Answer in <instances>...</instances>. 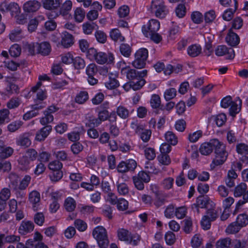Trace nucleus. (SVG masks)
Instances as JSON below:
<instances>
[{"instance_id": "nucleus-13", "label": "nucleus", "mask_w": 248, "mask_h": 248, "mask_svg": "<svg viewBox=\"0 0 248 248\" xmlns=\"http://www.w3.org/2000/svg\"><path fill=\"white\" fill-rule=\"evenodd\" d=\"M29 200L32 204V208L34 211L38 210L39 202L40 201V194L36 190L31 191L29 195Z\"/></svg>"}, {"instance_id": "nucleus-35", "label": "nucleus", "mask_w": 248, "mask_h": 248, "mask_svg": "<svg viewBox=\"0 0 248 248\" xmlns=\"http://www.w3.org/2000/svg\"><path fill=\"white\" fill-rule=\"evenodd\" d=\"M85 16V11L80 7L77 8L75 11L74 16L76 21L81 22Z\"/></svg>"}, {"instance_id": "nucleus-28", "label": "nucleus", "mask_w": 248, "mask_h": 248, "mask_svg": "<svg viewBox=\"0 0 248 248\" xmlns=\"http://www.w3.org/2000/svg\"><path fill=\"white\" fill-rule=\"evenodd\" d=\"M247 188V185L245 183H241L235 187L234 195L235 197H239L243 195Z\"/></svg>"}, {"instance_id": "nucleus-6", "label": "nucleus", "mask_w": 248, "mask_h": 248, "mask_svg": "<svg viewBox=\"0 0 248 248\" xmlns=\"http://www.w3.org/2000/svg\"><path fill=\"white\" fill-rule=\"evenodd\" d=\"M118 237L120 240L132 245H137L140 239L139 233H118Z\"/></svg>"}, {"instance_id": "nucleus-12", "label": "nucleus", "mask_w": 248, "mask_h": 248, "mask_svg": "<svg viewBox=\"0 0 248 248\" xmlns=\"http://www.w3.org/2000/svg\"><path fill=\"white\" fill-rule=\"evenodd\" d=\"M51 131V125H45L36 133L35 140L39 141L44 140Z\"/></svg>"}, {"instance_id": "nucleus-9", "label": "nucleus", "mask_w": 248, "mask_h": 248, "mask_svg": "<svg viewBox=\"0 0 248 248\" xmlns=\"http://www.w3.org/2000/svg\"><path fill=\"white\" fill-rule=\"evenodd\" d=\"M33 239L27 241L28 248H48L47 246L39 241L42 239L41 233H35Z\"/></svg>"}, {"instance_id": "nucleus-31", "label": "nucleus", "mask_w": 248, "mask_h": 248, "mask_svg": "<svg viewBox=\"0 0 248 248\" xmlns=\"http://www.w3.org/2000/svg\"><path fill=\"white\" fill-rule=\"evenodd\" d=\"M9 178L10 179V187L13 190L18 188L19 180L18 176L15 174H11Z\"/></svg>"}, {"instance_id": "nucleus-27", "label": "nucleus", "mask_w": 248, "mask_h": 248, "mask_svg": "<svg viewBox=\"0 0 248 248\" xmlns=\"http://www.w3.org/2000/svg\"><path fill=\"white\" fill-rule=\"evenodd\" d=\"M96 27H97V29L98 28V26L93 22L90 23L87 22L84 23L82 25L83 32L86 34H91L93 30L94 29H96Z\"/></svg>"}, {"instance_id": "nucleus-56", "label": "nucleus", "mask_w": 248, "mask_h": 248, "mask_svg": "<svg viewBox=\"0 0 248 248\" xmlns=\"http://www.w3.org/2000/svg\"><path fill=\"white\" fill-rule=\"evenodd\" d=\"M206 215L204 216H207V218L213 221L215 220L218 217V212L214 209H209L206 211Z\"/></svg>"}, {"instance_id": "nucleus-11", "label": "nucleus", "mask_w": 248, "mask_h": 248, "mask_svg": "<svg viewBox=\"0 0 248 248\" xmlns=\"http://www.w3.org/2000/svg\"><path fill=\"white\" fill-rule=\"evenodd\" d=\"M40 3L37 0H30L24 3L23 10L27 13H33L37 11L40 7Z\"/></svg>"}, {"instance_id": "nucleus-23", "label": "nucleus", "mask_w": 248, "mask_h": 248, "mask_svg": "<svg viewBox=\"0 0 248 248\" xmlns=\"http://www.w3.org/2000/svg\"><path fill=\"white\" fill-rule=\"evenodd\" d=\"M105 86L108 89H113L119 86V81L115 78V75L111 74L108 80L105 82Z\"/></svg>"}, {"instance_id": "nucleus-3", "label": "nucleus", "mask_w": 248, "mask_h": 248, "mask_svg": "<svg viewBox=\"0 0 248 248\" xmlns=\"http://www.w3.org/2000/svg\"><path fill=\"white\" fill-rule=\"evenodd\" d=\"M98 71V67L95 63H91L87 66L86 73L88 76V82L90 85H94L98 83V79L95 77Z\"/></svg>"}, {"instance_id": "nucleus-61", "label": "nucleus", "mask_w": 248, "mask_h": 248, "mask_svg": "<svg viewBox=\"0 0 248 248\" xmlns=\"http://www.w3.org/2000/svg\"><path fill=\"white\" fill-rule=\"evenodd\" d=\"M159 162L163 165H168L170 163V159L167 154H161L158 156Z\"/></svg>"}, {"instance_id": "nucleus-20", "label": "nucleus", "mask_w": 248, "mask_h": 248, "mask_svg": "<svg viewBox=\"0 0 248 248\" xmlns=\"http://www.w3.org/2000/svg\"><path fill=\"white\" fill-rule=\"evenodd\" d=\"M188 54L191 57L198 56L202 52V47L200 45H192L187 49Z\"/></svg>"}, {"instance_id": "nucleus-34", "label": "nucleus", "mask_w": 248, "mask_h": 248, "mask_svg": "<svg viewBox=\"0 0 248 248\" xmlns=\"http://www.w3.org/2000/svg\"><path fill=\"white\" fill-rule=\"evenodd\" d=\"M72 3L70 0H66L62 6L60 10V14L63 16L68 14V12L71 9Z\"/></svg>"}, {"instance_id": "nucleus-24", "label": "nucleus", "mask_w": 248, "mask_h": 248, "mask_svg": "<svg viewBox=\"0 0 248 248\" xmlns=\"http://www.w3.org/2000/svg\"><path fill=\"white\" fill-rule=\"evenodd\" d=\"M117 115L122 119H126L129 116V111L123 106H119L116 109Z\"/></svg>"}, {"instance_id": "nucleus-54", "label": "nucleus", "mask_w": 248, "mask_h": 248, "mask_svg": "<svg viewBox=\"0 0 248 248\" xmlns=\"http://www.w3.org/2000/svg\"><path fill=\"white\" fill-rule=\"evenodd\" d=\"M176 90L175 88H170L165 92L164 97L166 100H170L176 96Z\"/></svg>"}, {"instance_id": "nucleus-30", "label": "nucleus", "mask_w": 248, "mask_h": 248, "mask_svg": "<svg viewBox=\"0 0 248 248\" xmlns=\"http://www.w3.org/2000/svg\"><path fill=\"white\" fill-rule=\"evenodd\" d=\"M16 144L18 145L27 148L30 146L31 141L28 137L25 135H22L17 139Z\"/></svg>"}, {"instance_id": "nucleus-48", "label": "nucleus", "mask_w": 248, "mask_h": 248, "mask_svg": "<svg viewBox=\"0 0 248 248\" xmlns=\"http://www.w3.org/2000/svg\"><path fill=\"white\" fill-rule=\"evenodd\" d=\"M202 238L199 234H195L191 240V245L193 248H198L202 244Z\"/></svg>"}, {"instance_id": "nucleus-41", "label": "nucleus", "mask_w": 248, "mask_h": 248, "mask_svg": "<svg viewBox=\"0 0 248 248\" xmlns=\"http://www.w3.org/2000/svg\"><path fill=\"white\" fill-rule=\"evenodd\" d=\"M242 228L248 224V216L246 214H241L238 216L236 221Z\"/></svg>"}, {"instance_id": "nucleus-62", "label": "nucleus", "mask_w": 248, "mask_h": 248, "mask_svg": "<svg viewBox=\"0 0 248 248\" xmlns=\"http://www.w3.org/2000/svg\"><path fill=\"white\" fill-rule=\"evenodd\" d=\"M75 226L80 232L85 231L87 227L86 223L81 219H76L75 221Z\"/></svg>"}, {"instance_id": "nucleus-45", "label": "nucleus", "mask_w": 248, "mask_h": 248, "mask_svg": "<svg viewBox=\"0 0 248 248\" xmlns=\"http://www.w3.org/2000/svg\"><path fill=\"white\" fill-rule=\"evenodd\" d=\"M131 81L132 82L133 90L134 91L139 90L141 89L146 82L143 78H138L137 79Z\"/></svg>"}, {"instance_id": "nucleus-1", "label": "nucleus", "mask_w": 248, "mask_h": 248, "mask_svg": "<svg viewBox=\"0 0 248 248\" xmlns=\"http://www.w3.org/2000/svg\"><path fill=\"white\" fill-rule=\"evenodd\" d=\"M213 148L215 149L216 156L211 164L212 169L223 164L228 155L225 144L216 139H211L209 142L202 143L200 148V152L201 154L207 155L212 153Z\"/></svg>"}, {"instance_id": "nucleus-44", "label": "nucleus", "mask_w": 248, "mask_h": 248, "mask_svg": "<svg viewBox=\"0 0 248 248\" xmlns=\"http://www.w3.org/2000/svg\"><path fill=\"white\" fill-rule=\"evenodd\" d=\"M150 104L153 108H159L161 105V100L159 96L155 94L152 95L150 100Z\"/></svg>"}, {"instance_id": "nucleus-21", "label": "nucleus", "mask_w": 248, "mask_h": 248, "mask_svg": "<svg viewBox=\"0 0 248 248\" xmlns=\"http://www.w3.org/2000/svg\"><path fill=\"white\" fill-rule=\"evenodd\" d=\"M234 5L233 8H229L226 10L223 14V18L226 21L231 20L233 15V13L235 12L237 8V1L236 0H233Z\"/></svg>"}, {"instance_id": "nucleus-7", "label": "nucleus", "mask_w": 248, "mask_h": 248, "mask_svg": "<svg viewBox=\"0 0 248 248\" xmlns=\"http://www.w3.org/2000/svg\"><path fill=\"white\" fill-rule=\"evenodd\" d=\"M216 55L217 56H222L227 55V59L232 60L235 56L234 51L231 48H228L226 46H219L215 50Z\"/></svg>"}, {"instance_id": "nucleus-29", "label": "nucleus", "mask_w": 248, "mask_h": 248, "mask_svg": "<svg viewBox=\"0 0 248 248\" xmlns=\"http://www.w3.org/2000/svg\"><path fill=\"white\" fill-rule=\"evenodd\" d=\"M88 93L86 91H81L75 97V102L78 104H82L84 103L88 99Z\"/></svg>"}, {"instance_id": "nucleus-64", "label": "nucleus", "mask_w": 248, "mask_h": 248, "mask_svg": "<svg viewBox=\"0 0 248 248\" xmlns=\"http://www.w3.org/2000/svg\"><path fill=\"white\" fill-rule=\"evenodd\" d=\"M191 18L194 23L199 24L202 21V15L198 11L194 12L191 15Z\"/></svg>"}, {"instance_id": "nucleus-49", "label": "nucleus", "mask_w": 248, "mask_h": 248, "mask_svg": "<svg viewBox=\"0 0 248 248\" xmlns=\"http://www.w3.org/2000/svg\"><path fill=\"white\" fill-rule=\"evenodd\" d=\"M21 104V100L18 97L11 98L7 104V106L9 109H13L17 108Z\"/></svg>"}, {"instance_id": "nucleus-33", "label": "nucleus", "mask_w": 248, "mask_h": 248, "mask_svg": "<svg viewBox=\"0 0 248 248\" xmlns=\"http://www.w3.org/2000/svg\"><path fill=\"white\" fill-rule=\"evenodd\" d=\"M34 227V225L33 222L31 221H23L19 227V230L26 232H30L33 230Z\"/></svg>"}, {"instance_id": "nucleus-8", "label": "nucleus", "mask_w": 248, "mask_h": 248, "mask_svg": "<svg viewBox=\"0 0 248 248\" xmlns=\"http://www.w3.org/2000/svg\"><path fill=\"white\" fill-rule=\"evenodd\" d=\"M114 57L112 54H106L104 52H99L96 56L94 60L99 64H103L105 63H111L114 61Z\"/></svg>"}, {"instance_id": "nucleus-40", "label": "nucleus", "mask_w": 248, "mask_h": 248, "mask_svg": "<svg viewBox=\"0 0 248 248\" xmlns=\"http://www.w3.org/2000/svg\"><path fill=\"white\" fill-rule=\"evenodd\" d=\"M148 52L147 49L142 48L138 50L135 54V58L142 60L146 61L148 57Z\"/></svg>"}, {"instance_id": "nucleus-25", "label": "nucleus", "mask_w": 248, "mask_h": 248, "mask_svg": "<svg viewBox=\"0 0 248 248\" xmlns=\"http://www.w3.org/2000/svg\"><path fill=\"white\" fill-rule=\"evenodd\" d=\"M110 38L114 41L123 42L124 37L122 35L120 31L118 29H112L109 32Z\"/></svg>"}, {"instance_id": "nucleus-47", "label": "nucleus", "mask_w": 248, "mask_h": 248, "mask_svg": "<svg viewBox=\"0 0 248 248\" xmlns=\"http://www.w3.org/2000/svg\"><path fill=\"white\" fill-rule=\"evenodd\" d=\"M73 65L77 69H83L85 66V62L84 60L79 57H76L74 59Z\"/></svg>"}, {"instance_id": "nucleus-26", "label": "nucleus", "mask_w": 248, "mask_h": 248, "mask_svg": "<svg viewBox=\"0 0 248 248\" xmlns=\"http://www.w3.org/2000/svg\"><path fill=\"white\" fill-rule=\"evenodd\" d=\"M44 17L42 16H38L31 19L28 25V30L30 32L34 31L37 28L39 20H44Z\"/></svg>"}, {"instance_id": "nucleus-38", "label": "nucleus", "mask_w": 248, "mask_h": 248, "mask_svg": "<svg viewBox=\"0 0 248 248\" xmlns=\"http://www.w3.org/2000/svg\"><path fill=\"white\" fill-rule=\"evenodd\" d=\"M121 53L124 57H129L131 53V48L126 44H122L120 46Z\"/></svg>"}, {"instance_id": "nucleus-39", "label": "nucleus", "mask_w": 248, "mask_h": 248, "mask_svg": "<svg viewBox=\"0 0 248 248\" xmlns=\"http://www.w3.org/2000/svg\"><path fill=\"white\" fill-rule=\"evenodd\" d=\"M23 124L20 120H17L10 123L7 126L8 130L11 132H14L17 130Z\"/></svg>"}, {"instance_id": "nucleus-17", "label": "nucleus", "mask_w": 248, "mask_h": 248, "mask_svg": "<svg viewBox=\"0 0 248 248\" xmlns=\"http://www.w3.org/2000/svg\"><path fill=\"white\" fill-rule=\"evenodd\" d=\"M142 31L145 36L150 37L152 41L156 43H159L162 40L161 36L156 32L149 33L148 31L146 30L145 25L142 26Z\"/></svg>"}, {"instance_id": "nucleus-57", "label": "nucleus", "mask_w": 248, "mask_h": 248, "mask_svg": "<svg viewBox=\"0 0 248 248\" xmlns=\"http://www.w3.org/2000/svg\"><path fill=\"white\" fill-rule=\"evenodd\" d=\"M176 16L179 18L183 17L186 13V8L184 4H179L175 9Z\"/></svg>"}, {"instance_id": "nucleus-2", "label": "nucleus", "mask_w": 248, "mask_h": 248, "mask_svg": "<svg viewBox=\"0 0 248 248\" xmlns=\"http://www.w3.org/2000/svg\"><path fill=\"white\" fill-rule=\"evenodd\" d=\"M151 10L155 13L156 16L164 18L168 11L163 0H153L151 4Z\"/></svg>"}, {"instance_id": "nucleus-60", "label": "nucleus", "mask_w": 248, "mask_h": 248, "mask_svg": "<svg viewBox=\"0 0 248 248\" xmlns=\"http://www.w3.org/2000/svg\"><path fill=\"white\" fill-rule=\"evenodd\" d=\"M237 152L241 155L248 154V145L245 143H239L236 145Z\"/></svg>"}, {"instance_id": "nucleus-52", "label": "nucleus", "mask_w": 248, "mask_h": 248, "mask_svg": "<svg viewBox=\"0 0 248 248\" xmlns=\"http://www.w3.org/2000/svg\"><path fill=\"white\" fill-rule=\"evenodd\" d=\"M241 227L236 222L231 223L226 230V232H238Z\"/></svg>"}, {"instance_id": "nucleus-50", "label": "nucleus", "mask_w": 248, "mask_h": 248, "mask_svg": "<svg viewBox=\"0 0 248 248\" xmlns=\"http://www.w3.org/2000/svg\"><path fill=\"white\" fill-rule=\"evenodd\" d=\"M231 243L229 238L219 239L216 243V248H229Z\"/></svg>"}, {"instance_id": "nucleus-43", "label": "nucleus", "mask_w": 248, "mask_h": 248, "mask_svg": "<svg viewBox=\"0 0 248 248\" xmlns=\"http://www.w3.org/2000/svg\"><path fill=\"white\" fill-rule=\"evenodd\" d=\"M31 180V177L29 175H25L21 180H19L18 188L21 190H25L28 186Z\"/></svg>"}, {"instance_id": "nucleus-58", "label": "nucleus", "mask_w": 248, "mask_h": 248, "mask_svg": "<svg viewBox=\"0 0 248 248\" xmlns=\"http://www.w3.org/2000/svg\"><path fill=\"white\" fill-rule=\"evenodd\" d=\"M7 81L8 82V84L6 88V90L9 93L12 94L19 92V87L17 85L9 82L8 80Z\"/></svg>"}, {"instance_id": "nucleus-18", "label": "nucleus", "mask_w": 248, "mask_h": 248, "mask_svg": "<svg viewBox=\"0 0 248 248\" xmlns=\"http://www.w3.org/2000/svg\"><path fill=\"white\" fill-rule=\"evenodd\" d=\"M61 43L64 47L67 48L70 47L74 43L73 36L67 31L63 32L62 35Z\"/></svg>"}, {"instance_id": "nucleus-36", "label": "nucleus", "mask_w": 248, "mask_h": 248, "mask_svg": "<svg viewBox=\"0 0 248 248\" xmlns=\"http://www.w3.org/2000/svg\"><path fill=\"white\" fill-rule=\"evenodd\" d=\"M209 198L207 196L201 195L199 196L196 200V205H198L200 208H204L209 202Z\"/></svg>"}, {"instance_id": "nucleus-55", "label": "nucleus", "mask_w": 248, "mask_h": 248, "mask_svg": "<svg viewBox=\"0 0 248 248\" xmlns=\"http://www.w3.org/2000/svg\"><path fill=\"white\" fill-rule=\"evenodd\" d=\"M174 208V205L172 204H170L166 207L164 211V215L167 218H171L173 217L175 212Z\"/></svg>"}, {"instance_id": "nucleus-5", "label": "nucleus", "mask_w": 248, "mask_h": 248, "mask_svg": "<svg viewBox=\"0 0 248 248\" xmlns=\"http://www.w3.org/2000/svg\"><path fill=\"white\" fill-rule=\"evenodd\" d=\"M122 72L126 74V77L129 81L137 79L138 78H141L146 76L147 70H144L141 71H138L135 69H129L128 68H123Z\"/></svg>"}, {"instance_id": "nucleus-4", "label": "nucleus", "mask_w": 248, "mask_h": 248, "mask_svg": "<svg viewBox=\"0 0 248 248\" xmlns=\"http://www.w3.org/2000/svg\"><path fill=\"white\" fill-rule=\"evenodd\" d=\"M0 11L2 13L10 12L12 16H16L20 13V9L15 2H2L0 4Z\"/></svg>"}, {"instance_id": "nucleus-53", "label": "nucleus", "mask_w": 248, "mask_h": 248, "mask_svg": "<svg viewBox=\"0 0 248 248\" xmlns=\"http://www.w3.org/2000/svg\"><path fill=\"white\" fill-rule=\"evenodd\" d=\"M117 190L119 193L122 195H125L128 193L129 188L125 183H121L117 184Z\"/></svg>"}, {"instance_id": "nucleus-19", "label": "nucleus", "mask_w": 248, "mask_h": 248, "mask_svg": "<svg viewBox=\"0 0 248 248\" xmlns=\"http://www.w3.org/2000/svg\"><path fill=\"white\" fill-rule=\"evenodd\" d=\"M145 26L149 33L156 32L160 28V23L158 20L152 19L149 21Z\"/></svg>"}, {"instance_id": "nucleus-32", "label": "nucleus", "mask_w": 248, "mask_h": 248, "mask_svg": "<svg viewBox=\"0 0 248 248\" xmlns=\"http://www.w3.org/2000/svg\"><path fill=\"white\" fill-rule=\"evenodd\" d=\"M76 206V203L74 199L69 197L65 200L64 206L67 211L72 212L74 211Z\"/></svg>"}, {"instance_id": "nucleus-15", "label": "nucleus", "mask_w": 248, "mask_h": 248, "mask_svg": "<svg viewBox=\"0 0 248 248\" xmlns=\"http://www.w3.org/2000/svg\"><path fill=\"white\" fill-rule=\"evenodd\" d=\"M225 39L228 45L232 46H237L239 43L240 41L238 35L232 31L231 29L229 30V33L226 36Z\"/></svg>"}, {"instance_id": "nucleus-42", "label": "nucleus", "mask_w": 248, "mask_h": 248, "mask_svg": "<svg viewBox=\"0 0 248 248\" xmlns=\"http://www.w3.org/2000/svg\"><path fill=\"white\" fill-rule=\"evenodd\" d=\"M21 49L17 44H14L12 46L9 50L10 55L13 57L19 56L21 53Z\"/></svg>"}, {"instance_id": "nucleus-59", "label": "nucleus", "mask_w": 248, "mask_h": 248, "mask_svg": "<svg viewBox=\"0 0 248 248\" xmlns=\"http://www.w3.org/2000/svg\"><path fill=\"white\" fill-rule=\"evenodd\" d=\"M132 180L135 187L137 189L142 190L144 188V182L142 180L140 179L136 176L132 177Z\"/></svg>"}, {"instance_id": "nucleus-22", "label": "nucleus", "mask_w": 248, "mask_h": 248, "mask_svg": "<svg viewBox=\"0 0 248 248\" xmlns=\"http://www.w3.org/2000/svg\"><path fill=\"white\" fill-rule=\"evenodd\" d=\"M155 197L154 202V204L157 208L162 206L166 202L167 195L158 192L155 193Z\"/></svg>"}, {"instance_id": "nucleus-16", "label": "nucleus", "mask_w": 248, "mask_h": 248, "mask_svg": "<svg viewBox=\"0 0 248 248\" xmlns=\"http://www.w3.org/2000/svg\"><path fill=\"white\" fill-rule=\"evenodd\" d=\"M43 7L46 10L56 9L60 7L62 0H42Z\"/></svg>"}, {"instance_id": "nucleus-37", "label": "nucleus", "mask_w": 248, "mask_h": 248, "mask_svg": "<svg viewBox=\"0 0 248 248\" xmlns=\"http://www.w3.org/2000/svg\"><path fill=\"white\" fill-rule=\"evenodd\" d=\"M166 141L172 145H175L177 143V139L174 133L171 131H168L165 135Z\"/></svg>"}, {"instance_id": "nucleus-63", "label": "nucleus", "mask_w": 248, "mask_h": 248, "mask_svg": "<svg viewBox=\"0 0 248 248\" xmlns=\"http://www.w3.org/2000/svg\"><path fill=\"white\" fill-rule=\"evenodd\" d=\"M51 157V154L46 151L40 152L38 155V160L41 162H47Z\"/></svg>"}, {"instance_id": "nucleus-51", "label": "nucleus", "mask_w": 248, "mask_h": 248, "mask_svg": "<svg viewBox=\"0 0 248 248\" xmlns=\"http://www.w3.org/2000/svg\"><path fill=\"white\" fill-rule=\"evenodd\" d=\"M62 167V164L58 160H54L50 162L48 164V168L53 171L61 170Z\"/></svg>"}, {"instance_id": "nucleus-10", "label": "nucleus", "mask_w": 248, "mask_h": 248, "mask_svg": "<svg viewBox=\"0 0 248 248\" xmlns=\"http://www.w3.org/2000/svg\"><path fill=\"white\" fill-rule=\"evenodd\" d=\"M100 248H107L109 240L107 233H93Z\"/></svg>"}, {"instance_id": "nucleus-46", "label": "nucleus", "mask_w": 248, "mask_h": 248, "mask_svg": "<svg viewBox=\"0 0 248 248\" xmlns=\"http://www.w3.org/2000/svg\"><path fill=\"white\" fill-rule=\"evenodd\" d=\"M24 50L31 55H35L37 53V46L36 43L26 44L24 46Z\"/></svg>"}, {"instance_id": "nucleus-14", "label": "nucleus", "mask_w": 248, "mask_h": 248, "mask_svg": "<svg viewBox=\"0 0 248 248\" xmlns=\"http://www.w3.org/2000/svg\"><path fill=\"white\" fill-rule=\"evenodd\" d=\"M37 53L43 56H47L51 51V46L49 43L44 42L41 43H36Z\"/></svg>"}]
</instances>
